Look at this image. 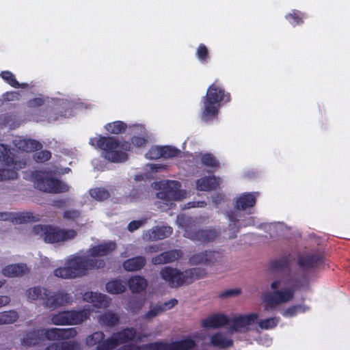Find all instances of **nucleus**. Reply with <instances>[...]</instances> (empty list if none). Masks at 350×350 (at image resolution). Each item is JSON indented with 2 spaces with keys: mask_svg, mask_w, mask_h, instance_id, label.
Returning <instances> with one entry per match:
<instances>
[{
  "mask_svg": "<svg viewBox=\"0 0 350 350\" xmlns=\"http://www.w3.org/2000/svg\"><path fill=\"white\" fill-rule=\"evenodd\" d=\"M137 335V330L133 327H128L120 332L114 333L111 337L105 340L97 350H111L116 346L126 343L133 340Z\"/></svg>",
  "mask_w": 350,
  "mask_h": 350,
  "instance_id": "12",
  "label": "nucleus"
},
{
  "mask_svg": "<svg viewBox=\"0 0 350 350\" xmlns=\"http://www.w3.org/2000/svg\"><path fill=\"white\" fill-rule=\"evenodd\" d=\"M0 77L14 88L25 89L28 87V84L26 83H20L16 80L15 75L9 70L1 71L0 72Z\"/></svg>",
  "mask_w": 350,
  "mask_h": 350,
  "instance_id": "31",
  "label": "nucleus"
},
{
  "mask_svg": "<svg viewBox=\"0 0 350 350\" xmlns=\"http://www.w3.org/2000/svg\"><path fill=\"white\" fill-rule=\"evenodd\" d=\"M196 55L202 64H207L211 59L208 50L204 44H199L196 49Z\"/></svg>",
  "mask_w": 350,
  "mask_h": 350,
  "instance_id": "41",
  "label": "nucleus"
},
{
  "mask_svg": "<svg viewBox=\"0 0 350 350\" xmlns=\"http://www.w3.org/2000/svg\"><path fill=\"white\" fill-rule=\"evenodd\" d=\"M0 161L12 169L0 168V182H6L18 178L16 170L27 165L25 155L22 154H1Z\"/></svg>",
  "mask_w": 350,
  "mask_h": 350,
  "instance_id": "8",
  "label": "nucleus"
},
{
  "mask_svg": "<svg viewBox=\"0 0 350 350\" xmlns=\"http://www.w3.org/2000/svg\"><path fill=\"white\" fill-rule=\"evenodd\" d=\"M180 187L179 182L175 180H166L161 184L159 191L157 193L159 200L158 204L161 208V204L170 206L172 202L180 200L182 193Z\"/></svg>",
  "mask_w": 350,
  "mask_h": 350,
  "instance_id": "10",
  "label": "nucleus"
},
{
  "mask_svg": "<svg viewBox=\"0 0 350 350\" xmlns=\"http://www.w3.org/2000/svg\"><path fill=\"white\" fill-rule=\"evenodd\" d=\"M148 142L146 133L143 135H133L128 140L124 137L99 135L90 138V144L96 149L103 151V153H126L144 148Z\"/></svg>",
  "mask_w": 350,
  "mask_h": 350,
  "instance_id": "2",
  "label": "nucleus"
},
{
  "mask_svg": "<svg viewBox=\"0 0 350 350\" xmlns=\"http://www.w3.org/2000/svg\"><path fill=\"white\" fill-rule=\"evenodd\" d=\"M324 263V258L318 254H306L301 255L298 258V264L304 269H314Z\"/></svg>",
  "mask_w": 350,
  "mask_h": 350,
  "instance_id": "19",
  "label": "nucleus"
},
{
  "mask_svg": "<svg viewBox=\"0 0 350 350\" xmlns=\"http://www.w3.org/2000/svg\"><path fill=\"white\" fill-rule=\"evenodd\" d=\"M201 161L204 165L208 167H218L219 165V162L212 154H203Z\"/></svg>",
  "mask_w": 350,
  "mask_h": 350,
  "instance_id": "51",
  "label": "nucleus"
},
{
  "mask_svg": "<svg viewBox=\"0 0 350 350\" xmlns=\"http://www.w3.org/2000/svg\"><path fill=\"white\" fill-rule=\"evenodd\" d=\"M128 286L133 293H139L145 290L148 286L147 280L142 276L135 275L128 280Z\"/></svg>",
  "mask_w": 350,
  "mask_h": 350,
  "instance_id": "29",
  "label": "nucleus"
},
{
  "mask_svg": "<svg viewBox=\"0 0 350 350\" xmlns=\"http://www.w3.org/2000/svg\"><path fill=\"white\" fill-rule=\"evenodd\" d=\"M42 336L49 340H61V329L49 328L42 329Z\"/></svg>",
  "mask_w": 350,
  "mask_h": 350,
  "instance_id": "43",
  "label": "nucleus"
},
{
  "mask_svg": "<svg viewBox=\"0 0 350 350\" xmlns=\"http://www.w3.org/2000/svg\"><path fill=\"white\" fill-rule=\"evenodd\" d=\"M146 263L144 256H136L129 258L123 262V268L127 271H136L142 269Z\"/></svg>",
  "mask_w": 350,
  "mask_h": 350,
  "instance_id": "25",
  "label": "nucleus"
},
{
  "mask_svg": "<svg viewBox=\"0 0 350 350\" xmlns=\"http://www.w3.org/2000/svg\"><path fill=\"white\" fill-rule=\"evenodd\" d=\"M280 280H276L271 284V293L265 294L262 299L265 304V310H269L275 308L277 306L290 302L294 299L295 291L305 286L308 284L307 278L305 275L301 278L292 276L287 283L291 284V287H285L278 289L281 284Z\"/></svg>",
  "mask_w": 350,
  "mask_h": 350,
  "instance_id": "3",
  "label": "nucleus"
},
{
  "mask_svg": "<svg viewBox=\"0 0 350 350\" xmlns=\"http://www.w3.org/2000/svg\"><path fill=\"white\" fill-rule=\"evenodd\" d=\"M83 299L91 302L94 306L99 308H106L109 305V298L103 294L97 293H86L83 295Z\"/></svg>",
  "mask_w": 350,
  "mask_h": 350,
  "instance_id": "22",
  "label": "nucleus"
},
{
  "mask_svg": "<svg viewBox=\"0 0 350 350\" xmlns=\"http://www.w3.org/2000/svg\"><path fill=\"white\" fill-rule=\"evenodd\" d=\"M116 249L115 242L110 241L90 248L87 256H70L64 267L54 270L56 277L72 279L86 274L88 270L103 267L105 262L97 258L108 255Z\"/></svg>",
  "mask_w": 350,
  "mask_h": 350,
  "instance_id": "1",
  "label": "nucleus"
},
{
  "mask_svg": "<svg viewBox=\"0 0 350 350\" xmlns=\"http://www.w3.org/2000/svg\"><path fill=\"white\" fill-rule=\"evenodd\" d=\"M176 224L184 230L183 236L193 241L202 243L213 241L219 234V230L215 228L197 229L198 219L185 215H178Z\"/></svg>",
  "mask_w": 350,
  "mask_h": 350,
  "instance_id": "5",
  "label": "nucleus"
},
{
  "mask_svg": "<svg viewBox=\"0 0 350 350\" xmlns=\"http://www.w3.org/2000/svg\"><path fill=\"white\" fill-rule=\"evenodd\" d=\"M21 97L19 91H8L2 94V100L4 102L18 101L21 99Z\"/></svg>",
  "mask_w": 350,
  "mask_h": 350,
  "instance_id": "48",
  "label": "nucleus"
},
{
  "mask_svg": "<svg viewBox=\"0 0 350 350\" xmlns=\"http://www.w3.org/2000/svg\"><path fill=\"white\" fill-rule=\"evenodd\" d=\"M32 233L42 239L44 242L55 243L72 240L77 232L73 229H60L47 225H37L32 229Z\"/></svg>",
  "mask_w": 350,
  "mask_h": 350,
  "instance_id": "6",
  "label": "nucleus"
},
{
  "mask_svg": "<svg viewBox=\"0 0 350 350\" xmlns=\"http://www.w3.org/2000/svg\"><path fill=\"white\" fill-rule=\"evenodd\" d=\"M161 313H163L162 308L159 306V304L155 305L154 306H151L150 309L144 314L143 318L146 320L150 321Z\"/></svg>",
  "mask_w": 350,
  "mask_h": 350,
  "instance_id": "49",
  "label": "nucleus"
},
{
  "mask_svg": "<svg viewBox=\"0 0 350 350\" xmlns=\"http://www.w3.org/2000/svg\"><path fill=\"white\" fill-rule=\"evenodd\" d=\"M256 198L253 193H243L237 198L233 203L234 210L229 211L230 213H237L241 217H243V211H245L254 206L256 204Z\"/></svg>",
  "mask_w": 350,
  "mask_h": 350,
  "instance_id": "15",
  "label": "nucleus"
},
{
  "mask_svg": "<svg viewBox=\"0 0 350 350\" xmlns=\"http://www.w3.org/2000/svg\"><path fill=\"white\" fill-rule=\"evenodd\" d=\"M27 271L25 264H14L6 266L2 270V273L8 277H20L23 275Z\"/></svg>",
  "mask_w": 350,
  "mask_h": 350,
  "instance_id": "26",
  "label": "nucleus"
},
{
  "mask_svg": "<svg viewBox=\"0 0 350 350\" xmlns=\"http://www.w3.org/2000/svg\"><path fill=\"white\" fill-rule=\"evenodd\" d=\"M230 100V94L216 83H212L206 94L202 98L203 106L201 108V120L208 123L217 118L219 109L223 103Z\"/></svg>",
  "mask_w": 350,
  "mask_h": 350,
  "instance_id": "4",
  "label": "nucleus"
},
{
  "mask_svg": "<svg viewBox=\"0 0 350 350\" xmlns=\"http://www.w3.org/2000/svg\"><path fill=\"white\" fill-rule=\"evenodd\" d=\"M103 157L111 163H122L128 159V154H104Z\"/></svg>",
  "mask_w": 350,
  "mask_h": 350,
  "instance_id": "52",
  "label": "nucleus"
},
{
  "mask_svg": "<svg viewBox=\"0 0 350 350\" xmlns=\"http://www.w3.org/2000/svg\"><path fill=\"white\" fill-rule=\"evenodd\" d=\"M221 183L219 178L215 176L203 177L196 181V188L200 191H209L215 189Z\"/></svg>",
  "mask_w": 350,
  "mask_h": 350,
  "instance_id": "24",
  "label": "nucleus"
},
{
  "mask_svg": "<svg viewBox=\"0 0 350 350\" xmlns=\"http://www.w3.org/2000/svg\"><path fill=\"white\" fill-rule=\"evenodd\" d=\"M44 350H80V345L75 341H61L50 344Z\"/></svg>",
  "mask_w": 350,
  "mask_h": 350,
  "instance_id": "30",
  "label": "nucleus"
},
{
  "mask_svg": "<svg viewBox=\"0 0 350 350\" xmlns=\"http://www.w3.org/2000/svg\"><path fill=\"white\" fill-rule=\"evenodd\" d=\"M81 215V213L77 210H67L63 213V218L70 221H75Z\"/></svg>",
  "mask_w": 350,
  "mask_h": 350,
  "instance_id": "58",
  "label": "nucleus"
},
{
  "mask_svg": "<svg viewBox=\"0 0 350 350\" xmlns=\"http://www.w3.org/2000/svg\"><path fill=\"white\" fill-rule=\"evenodd\" d=\"M47 295L44 297V301L41 305L50 311H53L66 305H70L73 302L72 294L64 290H59L55 292H51L46 289Z\"/></svg>",
  "mask_w": 350,
  "mask_h": 350,
  "instance_id": "11",
  "label": "nucleus"
},
{
  "mask_svg": "<svg viewBox=\"0 0 350 350\" xmlns=\"http://www.w3.org/2000/svg\"><path fill=\"white\" fill-rule=\"evenodd\" d=\"M101 323L107 326H114L119 322V317L112 311H107L100 317Z\"/></svg>",
  "mask_w": 350,
  "mask_h": 350,
  "instance_id": "39",
  "label": "nucleus"
},
{
  "mask_svg": "<svg viewBox=\"0 0 350 350\" xmlns=\"http://www.w3.org/2000/svg\"><path fill=\"white\" fill-rule=\"evenodd\" d=\"M45 98L43 97H36L29 100L27 102V106L29 108H37L41 107L45 103Z\"/></svg>",
  "mask_w": 350,
  "mask_h": 350,
  "instance_id": "55",
  "label": "nucleus"
},
{
  "mask_svg": "<svg viewBox=\"0 0 350 350\" xmlns=\"http://www.w3.org/2000/svg\"><path fill=\"white\" fill-rule=\"evenodd\" d=\"M127 124L123 121L116 120L105 124V129L113 135H120L126 132Z\"/></svg>",
  "mask_w": 350,
  "mask_h": 350,
  "instance_id": "32",
  "label": "nucleus"
},
{
  "mask_svg": "<svg viewBox=\"0 0 350 350\" xmlns=\"http://www.w3.org/2000/svg\"><path fill=\"white\" fill-rule=\"evenodd\" d=\"M31 181L36 188L48 193H64L69 190V187L57 179L52 177L49 172L36 171L32 172Z\"/></svg>",
  "mask_w": 350,
  "mask_h": 350,
  "instance_id": "7",
  "label": "nucleus"
},
{
  "mask_svg": "<svg viewBox=\"0 0 350 350\" xmlns=\"http://www.w3.org/2000/svg\"><path fill=\"white\" fill-rule=\"evenodd\" d=\"M177 304L178 300L175 298H172L161 304H159V306L162 308V312H164L174 307Z\"/></svg>",
  "mask_w": 350,
  "mask_h": 350,
  "instance_id": "60",
  "label": "nucleus"
},
{
  "mask_svg": "<svg viewBox=\"0 0 350 350\" xmlns=\"http://www.w3.org/2000/svg\"><path fill=\"white\" fill-rule=\"evenodd\" d=\"M161 250V247L159 245H154L146 247L145 251L146 253H156Z\"/></svg>",
  "mask_w": 350,
  "mask_h": 350,
  "instance_id": "63",
  "label": "nucleus"
},
{
  "mask_svg": "<svg viewBox=\"0 0 350 350\" xmlns=\"http://www.w3.org/2000/svg\"><path fill=\"white\" fill-rule=\"evenodd\" d=\"M14 144L25 153L39 151L42 148V144L40 142L32 139L18 138L14 141Z\"/></svg>",
  "mask_w": 350,
  "mask_h": 350,
  "instance_id": "21",
  "label": "nucleus"
},
{
  "mask_svg": "<svg viewBox=\"0 0 350 350\" xmlns=\"http://www.w3.org/2000/svg\"><path fill=\"white\" fill-rule=\"evenodd\" d=\"M18 318V313L15 310L1 312L0 325L13 323L16 322Z\"/></svg>",
  "mask_w": 350,
  "mask_h": 350,
  "instance_id": "38",
  "label": "nucleus"
},
{
  "mask_svg": "<svg viewBox=\"0 0 350 350\" xmlns=\"http://www.w3.org/2000/svg\"><path fill=\"white\" fill-rule=\"evenodd\" d=\"M77 334L76 328L61 329V340L74 338Z\"/></svg>",
  "mask_w": 350,
  "mask_h": 350,
  "instance_id": "56",
  "label": "nucleus"
},
{
  "mask_svg": "<svg viewBox=\"0 0 350 350\" xmlns=\"http://www.w3.org/2000/svg\"><path fill=\"white\" fill-rule=\"evenodd\" d=\"M90 310H66L51 316V323L56 325L80 324L88 319Z\"/></svg>",
  "mask_w": 350,
  "mask_h": 350,
  "instance_id": "9",
  "label": "nucleus"
},
{
  "mask_svg": "<svg viewBox=\"0 0 350 350\" xmlns=\"http://www.w3.org/2000/svg\"><path fill=\"white\" fill-rule=\"evenodd\" d=\"M16 219L19 223L37 221V217L31 213H23L17 216Z\"/></svg>",
  "mask_w": 350,
  "mask_h": 350,
  "instance_id": "53",
  "label": "nucleus"
},
{
  "mask_svg": "<svg viewBox=\"0 0 350 350\" xmlns=\"http://www.w3.org/2000/svg\"><path fill=\"white\" fill-rule=\"evenodd\" d=\"M172 232L170 226H154L146 231L142 236L145 241H158L169 237Z\"/></svg>",
  "mask_w": 350,
  "mask_h": 350,
  "instance_id": "18",
  "label": "nucleus"
},
{
  "mask_svg": "<svg viewBox=\"0 0 350 350\" xmlns=\"http://www.w3.org/2000/svg\"><path fill=\"white\" fill-rule=\"evenodd\" d=\"M211 198L213 202L215 205H218L224 202V196L220 193H214Z\"/></svg>",
  "mask_w": 350,
  "mask_h": 350,
  "instance_id": "62",
  "label": "nucleus"
},
{
  "mask_svg": "<svg viewBox=\"0 0 350 350\" xmlns=\"http://www.w3.org/2000/svg\"><path fill=\"white\" fill-rule=\"evenodd\" d=\"M288 266V261L286 259L282 258L278 260L273 261L271 263L270 269L273 271L282 270Z\"/></svg>",
  "mask_w": 350,
  "mask_h": 350,
  "instance_id": "54",
  "label": "nucleus"
},
{
  "mask_svg": "<svg viewBox=\"0 0 350 350\" xmlns=\"http://www.w3.org/2000/svg\"><path fill=\"white\" fill-rule=\"evenodd\" d=\"M186 279L188 285L191 284L196 279H200L206 275V271L200 268H191L185 270Z\"/></svg>",
  "mask_w": 350,
  "mask_h": 350,
  "instance_id": "36",
  "label": "nucleus"
},
{
  "mask_svg": "<svg viewBox=\"0 0 350 350\" xmlns=\"http://www.w3.org/2000/svg\"><path fill=\"white\" fill-rule=\"evenodd\" d=\"M42 336V329L33 330L24 335L22 342L27 346L39 343Z\"/></svg>",
  "mask_w": 350,
  "mask_h": 350,
  "instance_id": "33",
  "label": "nucleus"
},
{
  "mask_svg": "<svg viewBox=\"0 0 350 350\" xmlns=\"http://www.w3.org/2000/svg\"><path fill=\"white\" fill-rule=\"evenodd\" d=\"M230 323V319L225 314H214L202 320L201 325L207 329H217L222 327Z\"/></svg>",
  "mask_w": 350,
  "mask_h": 350,
  "instance_id": "17",
  "label": "nucleus"
},
{
  "mask_svg": "<svg viewBox=\"0 0 350 350\" xmlns=\"http://www.w3.org/2000/svg\"><path fill=\"white\" fill-rule=\"evenodd\" d=\"M46 288L41 286H34L29 288L25 291V296L28 301L32 302L37 300L44 301V297L47 295Z\"/></svg>",
  "mask_w": 350,
  "mask_h": 350,
  "instance_id": "27",
  "label": "nucleus"
},
{
  "mask_svg": "<svg viewBox=\"0 0 350 350\" xmlns=\"http://www.w3.org/2000/svg\"><path fill=\"white\" fill-rule=\"evenodd\" d=\"M286 19L293 26L304 23V14L301 12L294 10L291 13L285 16Z\"/></svg>",
  "mask_w": 350,
  "mask_h": 350,
  "instance_id": "40",
  "label": "nucleus"
},
{
  "mask_svg": "<svg viewBox=\"0 0 350 350\" xmlns=\"http://www.w3.org/2000/svg\"><path fill=\"white\" fill-rule=\"evenodd\" d=\"M258 319V314L252 313L247 315H240L230 319L228 323V332L230 334L234 333H243L249 329V326Z\"/></svg>",
  "mask_w": 350,
  "mask_h": 350,
  "instance_id": "14",
  "label": "nucleus"
},
{
  "mask_svg": "<svg viewBox=\"0 0 350 350\" xmlns=\"http://www.w3.org/2000/svg\"><path fill=\"white\" fill-rule=\"evenodd\" d=\"M169 345L161 341L148 343L142 346H139V350H167Z\"/></svg>",
  "mask_w": 350,
  "mask_h": 350,
  "instance_id": "45",
  "label": "nucleus"
},
{
  "mask_svg": "<svg viewBox=\"0 0 350 350\" xmlns=\"http://www.w3.org/2000/svg\"><path fill=\"white\" fill-rule=\"evenodd\" d=\"M10 297L6 295H0V308L8 306L10 303Z\"/></svg>",
  "mask_w": 350,
  "mask_h": 350,
  "instance_id": "64",
  "label": "nucleus"
},
{
  "mask_svg": "<svg viewBox=\"0 0 350 350\" xmlns=\"http://www.w3.org/2000/svg\"><path fill=\"white\" fill-rule=\"evenodd\" d=\"M196 342L192 339H185L169 345L167 350H191Z\"/></svg>",
  "mask_w": 350,
  "mask_h": 350,
  "instance_id": "35",
  "label": "nucleus"
},
{
  "mask_svg": "<svg viewBox=\"0 0 350 350\" xmlns=\"http://www.w3.org/2000/svg\"><path fill=\"white\" fill-rule=\"evenodd\" d=\"M107 292L112 294H118L123 293L126 289V283L121 280H112L106 284Z\"/></svg>",
  "mask_w": 350,
  "mask_h": 350,
  "instance_id": "34",
  "label": "nucleus"
},
{
  "mask_svg": "<svg viewBox=\"0 0 350 350\" xmlns=\"http://www.w3.org/2000/svg\"><path fill=\"white\" fill-rule=\"evenodd\" d=\"M308 308L304 305H294L287 308L283 311L282 314L284 317H291L295 315L298 312H305Z\"/></svg>",
  "mask_w": 350,
  "mask_h": 350,
  "instance_id": "46",
  "label": "nucleus"
},
{
  "mask_svg": "<svg viewBox=\"0 0 350 350\" xmlns=\"http://www.w3.org/2000/svg\"><path fill=\"white\" fill-rule=\"evenodd\" d=\"M148 153H181L180 150L172 146H154Z\"/></svg>",
  "mask_w": 350,
  "mask_h": 350,
  "instance_id": "42",
  "label": "nucleus"
},
{
  "mask_svg": "<svg viewBox=\"0 0 350 350\" xmlns=\"http://www.w3.org/2000/svg\"><path fill=\"white\" fill-rule=\"evenodd\" d=\"M278 322V318L272 317L260 321L258 325L261 329H270L275 327L277 325Z\"/></svg>",
  "mask_w": 350,
  "mask_h": 350,
  "instance_id": "50",
  "label": "nucleus"
},
{
  "mask_svg": "<svg viewBox=\"0 0 350 350\" xmlns=\"http://www.w3.org/2000/svg\"><path fill=\"white\" fill-rule=\"evenodd\" d=\"M105 334L102 332H96L87 338L86 342L89 346H94L98 344V347L105 341L103 340Z\"/></svg>",
  "mask_w": 350,
  "mask_h": 350,
  "instance_id": "44",
  "label": "nucleus"
},
{
  "mask_svg": "<svg viewBox=\"0 0 350 350\" xmlns=\"http://www.w3.org/2000/svg\"><path fill=\"white\" fill-rule=\"evenodd\" d=\"M90 196L94 200L103 202L107 200L110 197L109 191L103 187H96L90 189Z\"/></svg>",
  "mask_w": 350,
  "mask_h": 350,
  "instance_id": "37",
  "label": "nucleus"
},
{
  "mask_svg": "<svg viewBox=\"0 0 350 350\" xmlns=\"http://www.w3.org/2000/svg\"><path fill=\"white\" fill-rule=\"evenodd\" d=\"M51 154H33V159L37 163H44L51 159Z\"/></svg>",
  "mask_w": 350,
  "mask_h": 350,
  "instance_id": "61",
  "label": "nucleus"
},
{
  "mask_svg": "<svg viewBox=\"0 0 350 350\" xmlns=\"http://www.w3.org/2000/svg\"><path fill=\"white\" fill-rule=\"evenodd\" d=\"M185 274V271H181L170 266L165 267L159 271L161 279L172 288H177L185 285H188Z\"/></svg>",
  "mask_w": 350,
  "mask_h": 350,
  "instance_id": "13",
  "label": "nucleus"
},
{
  "mask_svg": "<svg viewBox=\"0 0 350 350\" xmlns=\"http://www.w3.org/2000/svg\"><path fill=\"white\" fill-rule=\"evenodd\" d=\"M165 165L163 163H148L146 165V170L150 172H157L165 168Z\"/></svg>",
  "mask_w": 350,
  "mask_h": 350,
  "instance_id": "59",
  "label": "nucleus"
},
{
  "mask_svg": "<svg viewBox=\"0 0 350 350\" xmlns=\"http://www.w3.org/2000/svg\"><path fill=\"white\" fill-rule=\"evenodd\" d=\"M210 344L219 349H226L232 346L233 340L226 338L222 332H217L211 337Z\"/></svg>",
  "mask_w": 350,
  "mask_h": 350,
  "instance_id": "28",
  "label": "nucleus"
},
{
  "mask_svg": "<svg viewBox=\"0 0 350 350\" xmlns=\"http://www.w3.org/2000/svg\"><path fill=\"white\" fill-rule=\"evenodd\" d=\"M225 215L228 219V227L225 230V233L229 239H234L239 231V221L241 217L237 213L228 211L226 213Z\"/></svg>",
  "mask_w": 350,
  "mask_h": 350,
  "instance_id": "20",
  "label": "nucleus"
},
{
  "mask_svg": "<svg viewBox=\"0 0 350 350\" xmlns=\"http://www.w3.org/2000/svg\"><path fill=\"white\" fill-rule=\"evenodd\" d=\"M146 222H147V219H139V220H133L129 224V225L127 226V229L129 232H133L135 230L142 227Z\"/></svg>",
  "mask_w": 350,
  "mask_h": 350,
  "instance_id": "57",
  "label": "nucleus"
},
{
  "mask_svg": "<svg viewBox=\"0 0 350 350\" xmlns=\"http://www.w3.org/2000/svg\"><path fill=\"white\" fill-rule=\"evenodd\" d=\"M241 293L240 288L227 289L220 292L218 297L221 299H228L229 298L234 297Z\"/></svg>",
  "mask_w": 350,
  "mask_h": 350,
  "instance_id": "47",
  "label": "nucleus"
},
{
  "mask_svg": "<svg viewBox=\"0 0 350 350\" xmlns=\"http://www.w3.org/2000/svg\"><path fill=\"white\" fill-rule=\"evenodd\" d=\"M179 252L178 250H170L162 252L153 257L151 262L155 265L173 262L178 259Z\"/></svg>",
  "mask_w": 350,
  "mask_h": 350,
  "instance_id": "23",
  "label": "nucleus"
},
{
  "mask_svg": "<svg viewBox=\"0 0 350 350\" xmlns=\"http://www.w3.org/2000/svg\"><path fill=\"white\" fill-rule=\"evenodd\" d=\"M219 257V255L217 252L204 250L191 255L189 259V262L191 265H211L215 263Z\"/></svg>",
  "mask_w": 350,
  "mask_h": 350,
  "instance_id": "16",
  "label": "nucleus"
}]
</instances>
